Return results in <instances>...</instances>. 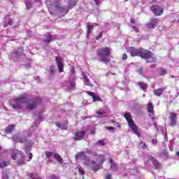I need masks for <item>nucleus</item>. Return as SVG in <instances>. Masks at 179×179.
<instances>
[{"mask_svg":"<svg viewBox=\"0 0 179 179\" xmlns=\"http://www.w3.org/2000/svg\"><path fill=\"white\" fill-rule=\"evenodd\" d=\"M31 150V148L30 147H27L25 148V152L27 153V152Z\"/></svg>","mask_w":179,"mask_h":179,"instance_id":"nucleus-47","label":"nucleus"},{"mask_svg":"<svg viewBox=\"0 0 179 179\" xmlns=\"http://www.w3.org/2000/svg\"><path fill=\"white\" fill-rule=\"evenodd\" d=\"M15 124H10L8 127L6 128L5 131L6 134H12L15 129Z\"/></svg>","mask_w":179,"mask_h":179,"instance_id":"nucleus-22","label":"nucleus"},{"mask_svg":"<svg viewBox=\"0 0 179 179\" xmlns=\"http://www.w3.org/2000/svg\"><path fill=\"white\" fill-rule=\"evenodd\" d=\"M94 134H96V129L91 130V134L94 135Z\"/></svg>","mask_w":179,"mask_h":179,"instance_id":"nucleus-49","label":"nucleus"},{"mask_svg":"<svg viewBox=\"0 0 179 179\" xmlns=\"http://www.w3.org/2000/svg\"><path fill=\"white\" fill-rule=\"evenodd\" d=\"M126 2H127L128 0H124Z\"/></svg>","mask_w":179,"mask_h":179,"instance_id":"nucleus-63","label":"nucleus"},{"mask_svg":"<svg viewBox=\"0 0 179 179\" xmlns=\"http://www.w3.org/2000/svg\"><path fill=\"white\" fill-rule=\"evenodd\" d=\"M76 160H85L87 166H90V159L87 157L84 151L78 152L76 154Z\"/></svg>","mask_w":179,"mask_h":179,"instance_id":"nucleus-7","label":"nucleus"},{"mask_svg":"<svg viewBox=\"0 0 179 179\" xmlns=\"http://www.w3.org/2000/svg\"><path fill=\"white\" fill-rule=\"evenodd\" d=\"M96 162L97 163H96V161H90V162L91 164H94V166H92V170L94 173H97L99 170L103 169V164L104 162H106V157L103 155H99L96 159Z\"/></svg>","mask_w":179,"mask_h":179,"instance_id":"nucleus-2","label":"nucleus"},{"mask_svg":"<svg viewBox=\"0 0 179 179\" xmlns=\"http://www.w3.org/2000/svg\"><path fill=\"white\" fill-rule=\"evenodd\" d=\"M93 1L96 6H99L101 3V2H100V0H93Z\"/></svg>","mask_w":179,"mask_h":179,"instance_id":"nucleus-39","label":"nucleus"},{"mask_svg":"<svg viewBox=\"0 0 179 179\" xmlns=\"http://www.w3.org/2000/svg\"><path fill=\"white\" fill-rule=\"evenodd\" d=\"M139 146H141V148L142 149H147L148 148V145H146V144L145 143L142 142V141L140 142Z\"/></svg>","mask_w":179,"mask_h":179,"instance_id":"nucleus-33","label":"nucleus"},{"mask_svg":"<svg viewBox=\"0 0 179 179\" xmlns=\"http://www.w3.org/2000/svg\"><path fill=\"white\" fill-rule=\"evenodd\" d=\"M3 179H9V176H8V175H6V174H3Z\"/></svg>","mask_w":179,"mask_h":179,"instance_id":"nucleus-48","label":"nucleus"},{"mask_svg":"<svg viewBox=\"0 0 179 179\" xmlns=\"http://www.w3.org/2000/svg\"><path fill=\"white\" fill-rule=\"evenodd\" d=\"M106 129H108V131H114L115 128L113 127H107Z\"/></svg>","mask_w":179,"mask_h":179,"instance_id":"nucleus-43","label":"nucleus"},{"mask_svg":"<svg viewBox=\"0 0 179 179\" xmlns=\"http://www.w3.org/2000/svg\"><path fill=\"white\" fill-rule=\"evenodd\" d=\"M27 9H30L31 8V3L29 1L25 2Z\"/></svg>","mask_w":179,"mask_h":179,"instance_id":"nucleus-36","label":"nucleus"},{"mask_svg":"<svg viewBox=\"0 0 179 179\" xmlns=\"http://www.w3.org/2000/svg\"><path fill=\"white\" fill-rule=\"evenodd\" d=\"M103 31H101L99 35L96 36V40H100V38H101V37H103Z\"/></svg>","mask_w":179,"mask_h":179,"instance_id":"nucleus-38","label":"nucleus"},{"mask_svg":"<svg viewBox=\"0 0 179 179\" xmlns=\"http://www.w3.org/2000/svg\"><path fill=\"white\" fill-rule=\"evenodd\" d=\"M27 98L24 95H21L13 100V103L12 105L13 108L15 110H20L22 108V103H27L26 101Z\"/></svg>","mask_w":179,"mask_h":179,"instance_id":"nucleus-6","label":"nucleus"},{"mask_svg":"<svg viewBox=\"0 0 179 179\" xmlns=\"http://www.w3.org/2000/svg\"><path fill=\"white\" fill-rule=\"evenodd\" d=\"M127 58H128V55H127V54L124 53L122 55V59L125 60V59H127Z\"/></svg>","mask_w":179,"mask_h":179,"instance_id":"nucleus-45","label":"nucleus"},{"mask_svg":"<svg viewBox=\"0 0 179 179\" xmlns=\"http://www.w3.org/2000/svg\"><path fill=\"white\" fill-rule=\"evenodd\" d=\"M96 54L101 58V61L104 64H108V62H110V58H108L111 55V48H110V47L97 49Z\"/></svg>","mask_w":179,"mask_h":179,"instance_id":"nucleus-1","label":"nucleus"},{"mask_svg":"<svg viewBox=\"0 0 179 179\" xmlns=\"http://www.w3.org/2000/svg\"><path fill=\"white\" fill-rule=\"evenodd\" d=\"M93 27H94L93 25H90V24L87 25V36H89L90 34H92V31L93 30Z\"/></svg>","mask_w":179,"mask_h":179,"instance_id":"nucleus-30","label":"nucleus"},{"mask_svg":"<svg viewBox=\"0 0 179 179\" xmlns=\"http://www.w3.org/2000/svg\"><path fill=\"white\" fill-rule=\"evenodd\" d=\"M11 159L13 160H16V159H17V154L15 153V152H13L11 154Z\"/></svg>","mask_w":179,"mask_h":179,"instance_id":"nucleus-35","label":"nucleus"},{"mask_svg":"<svg viewBox=\"0 0 179 179\" xmlns=\"http://www.w3.org/2000/svg\"><path fill=\"white\" fill-rule=\"evenodd\" d=\"M132 29H134L136 33H139V28L138 27H132Z\"/></svg>","mask_w":179,"mask_h":179,"instance_id":"nucleus-40","label":"nucleus"},{"mask_svg":"<svg viewBox=\"0 0 179 179\" xmlns=\"http://www.w3.org/2000/svg\"><path fill=\"white\" fill-rule=\"evenodd\" d=\"M2 150V148L0 146V152ZM10 163L9 162L3 161L0 162V169H3V167H8Z\"/></svg>","mask_w":179,"mask_h":179,"instance_id":"nucleus-23","label":"nucleus"},{"mask_svg":"<svg viewBox=\"0 0 179 179\" xmlns=\"http://www.w3.org/2000/svg\"><path fill=\"white\" fill-rule=\"evenodd\" d=\"M130 21H131V22L133 23V24L135 23V21H134V19H132V18L130 20Z\"/></svg>","mask_w":179,"mask_h":179,"instance_id":"nucleus-55","label":"nucleus"},{"mask_svg":"<svg viewBox=\"0 0 179 179\" xmlns=\"http://www.w3.org/2000/svg\"><path fill=\"white\" fill-rule=\"evenodd\" d=\"M140 57L146 59L147 64H149V62H156V59L153 58V53L150 50L141 49Z\"/></svg>","mask_w":179,"mask_h":179,"instance_id":"nucleus-5","label":"nucleus"},{"mask_svg":"<svg viewBox=\"0 0 179 179\" xmlns=\"http://www.w3.org/2000/svg\"><path fill=\"white\" fill-rule=\"evenodd\" d=\"M159 75L160 76H164V75H167V69H161L159 72Z\"/></svg>","mask_w":179,"mask_h":179,"instance_id":"nucleus-29","label":"nucleus"},{"mask_svg":"<svg viewBox=\"0 0 179 179\" xmlns=\"http://www.w3.org/2000/svg\"><path fill=\"white\" fill-rule=\"evenodd\" d=\"M150 159L152 162V164L154 165L155 169H160V163L156 159V158L153 157L152 156H150Z\"/></svg>","mask_w":179,"mask_h":179,"instance_id":"nucleus-18","label":"nucleus"},{"mask_svg":"<svg viewBox=\"0 0 179 179\" xmlns=\"http://www.w3.org/2000/svg\"><path fill=\"white\" fill-rule=\"evenodd\" d=\"M85 135L86 131L78 130L76 131V133L74 134L73 139L75 141H82V139H83V137L85 136Z\"/></svg>","mask_w":179,"mask_h":179,"instance_id":"nucleus-10","label":"nucleus"},{"mask_svg":"<svg viewBox=\"0 0 179 179\" xmlns=\"http://www.w3.org/2000/svg\"><path fill=\"white\" fill-rule=\"evenodd\" d=\"M87 94H88V96H90L91 97H92V101L94 103H96V101H101L103 102V99H101V97L97 96V94L92 92L91 91H87Z\"/></svg>","mask_w":179,"mask_h":179,"instance_id":"nucleus-12","label":"nucleus"},{"mask_svg":"<svg viewBox=\"0 0 179 179\" xmlns=\"http://www.w3.org/2000/svg\"><path fill=\"white\" fill-rule=\"evenodd\" d=\"M55 8L56 9H59V3H57L56 5H55Z\"/></svg>","mask_w":179,"mask_h":179,"instance_id":"nucleus-51","label":"nucleus"},{"mask_svg":"<svg viewBox=\"0 0 179 179\" xmlns=\"http://www.w3.org/2000/svg\"><path fill=\"white\" fill-rule=\"evenodd\" d=\"M124 118L127 120L129 127L131 128V131H133L134 134L135 135H137V136H141V133H139V129L138 128V126L135 124V122L132 120V116L131 115V113L126 112L124 114Z\"/></svg>","mask_w":179,"mask_h":179,"instance_id":"nucleus-3","label":"nucleus"},{"mask_svg":"<svg viewBox=\"0 0 179 179\" xmlns=\"http://www.w3.org/2000/svg\"><path fill=\"white\" fill-rule=\"evenodd\" d=\"M166 90V87L158 88L154 91L155 96H157L158 97L163 94V92Z\"/></svg>","mask_w":179,"mask_h":179,"instance_id":"nucleus-20","label":"nucleus"},{"mask_svg":"<svg viewBox=\"0 0 179 179\" xmlns=\"http://www.w3.org/2000/svg\"><path fill=\"white\" fill-rule=\"evenodd\" d=\"M46 157H54V153L51 152H45V153Z\"/></svg>","mask_w":179,"mask_h":179,"instance_id":"nucleus-34","label":"nucleus"},{"mask_svg":"<svg viewBox=\"0 0 179 179\" xmlns=\"http://www.w3.org/2000/svg\"><path fill=\"white\" fill-rule=\"evenodd\" d=\"M155 106H153V103L151 102H149L147 104V111L149 113L150 117H152V115H155Z\"/></svg>","mask_w":179,"mask_h":179,"instance_id":"nucleus-15","label":"nucleus"},{"mask_svg":"<svg viewBox=\"0 0 179 179\" xmlns=\"http://www.w3.org/2000/svg\"><path fill=\"white\" fill-rule=\"evenodd\" d=\"M176 124H177V113L172 112L169 116V124L171 127H174Z\"/></svg>","mask_w":179,"mask_h":179,"instance_id":"nucleus-11","label":"nucleus"},{"mask_svg":"<svg viewBox=\"0 0 179 179\" xmlns=\"http://www.w3.org/2000/svg\"><path fill=\"white\" fill-rule=\"evenodd\" d=\"M152 143H153V145H156V143H157V140L152 139Z\"/></svg>","mask_w":179,"mask_h":179,"instance_id":"nucleus-50","label":"nucleus"},{"mask_svg":"<svg viewBox=\"0 0 179 179\" xmlns=\"http://www.w3.org/2000/svg\"><path fill=\"white\" fill-rule=\"evenodd\" d=\"M64 8H60V10L62 11V10H64Z\"/></svg>","mask_w":179,"mask_h":179,"instance_id":"nucleus-58","label":"nucleus"},{"mask_svg":"<svg viewBox=\"0 0 179 179\" xmlns=\"http://www.w3.org/2000/svg\"><path fill=\"white\" fill-rule=\"evenodd\" d=\"M16 142H17V143H24V142H26V137L17 138Z\"/></svg>","mask_w":179,"mask_h":179,"instance_id":"nucleus-32","label":"nucleus"},{"mask_svg":"<svg viewBox=\"0 0 179 179\" xmlns=\"http://www.w3.org/2000/svg\"><path fill=\"white\" fill-rule=\"evenodd\" d=\"M16 138V135L13 136V138L15 139Z\"/></svg>","mask_w":179,"mask_h":179,"instance_id":"nucleus-61","label":"nucleus"},{"mask_svg":"<svg viewBox=\"0 0 179 179\" xmlns=\"http://www.w3.org/2000/svg\"><path fill=\"white\" fill-rule=\"evenodd\" d=\"M54 1H61V0H54Z\"/></svg>","mask_w":179,"mask_h":179,"instance_id":"nucleus-62","label":"nucleus"},{"mask_svg":"<svg viewBox=\"0 0 179 179\" xmlns=\"http://www.w3.org/2000/svg\"><path fill=\"white\" fill-rule=\"evenodd\" d=\"M8 24L10 26H12V20L11 19L8 20Z\"/></svg>","mask_w":179,"mask_h":179,"instance_id":"nucleus-52","label":"nucleus"},{"mask_svg":"<svg viewBox=\"0 0 179 179\" xmlns=\"http://www.w3.org/2000/svg\"><path fill=\"white\" fill-rule=\"evenodd\" d=\"M76 5V3H73V6H75Z\"/></svg>","mask_w":179,"mask_h":179,"instance_id":"nucleus-60","label":"nucleus"},{"mask_svg":"<svg viewBox=\"0 0 179 179\" xmlns=\"http://www.w3.org/2000/svg\"><path fill=\"white\" fill-rule=\"evenodd\" d=\"M96 145L98 146H106V138H103L101 140H99L96 143Z\"/></svg>","mask_w":179,"mask_h":179,"instance_id":"nucleus-25","label":"nucleus"},{"mask_svg":"<svg viewBox=\"0 0 179 179\" xmlns=\"http://www.w3.org/2000/svg\"><path fill=\"white\" fill-rule=\"evenodd\" d=\"M41 0H34L35 2H40Z\"/></svg>","mask_w":179,"mask_h":179,"instance_id":"nucleus-56","label":"nucleus"},{"mask_svg":"<svg viewBox=\"0 0 179 179\" xmlns=\"http://www.w3.org/2000/svg\"><path fill=\"white\" fill-rule=\"evenodd\" d=\"M150 10L155 15V16H162V14L164 13V10L163 8L159 6L158 5H154L151 6Z\"/></svg>","mask_w":179,"mask_h":179,"instance_id":"nucleus-9","label":"nucleus"},{"mask_svg":"<svg viewBox=\"0 0 179 179\" xmlns=\"http://www.w3.org/2000/svg\"><path fill=\"white\" fill-rule=\"evenodd\" d=\"M59 72H64V64L61 62V57H57L55 58Z\"/></svg>","mask_w":179,"mask_h":179,"instance_id":"nucleus-14","label":"nucleus"},{"mask_svg":"<svg viewBox=\"0 0 179 179\" xmlns=\"http://www.w3.org/2000/svg\"><path fill=\"white\" fill-rule=\"evenodd\" d=\"M68 12H69V9H66L65 13H68Z\"/></svg>","mask_w":179,"mask_h":179,"instance_id":"nucleus-57","label":"nucleus"},{"mask_svg":"<svg viewBox=\"0 0 179 179\" xmlns=\"http://www.w3.org/2000/svg\"><path fill=\"white\" fill-rule=\"evenodd\" d=\"M70 9H72V7H70Z\"/></svg>","mask_w":179,"mask_h":179,"instance_id":"nucleus-64","label":"nucleus"},{"mask_svg":"<svg viewBox=\"0 0 179 179\" xmlns=\"http://www.w3.org/2000/svg\"><path fill=\"white\" fill-rule=\"evenodd\" d=\"M157 23H159V20L157 18H151L150 22L147 24V29L150 30L152 29H155L156 26H157Z\"/></svg>","mask_w":179,"mask_h":179,"instance_id":"nucleus-13","label":"nucleus"},{"mask_svg":"<svg viewBox=\"0 0 179 179\" xmlns=\"http://www.w3.org/2000/svg\"><path fill=\"white\" fill-rule=\"evenodd\" d=\"M124 118L127 120L129 127L131 128V131H133L134 134L135 135H137V136H141V133H139V129L138 128V126L135 124V122L132 120V116L131 115V113L126 112L124 114Z\"/></svg>","mask_w":179,"mask_h":179,"instance_id":"nucleus-4","label":"nucleus"},{"mask_svg":"<svg viewBox=\"0 0 179 179\" xmlns=\"http://www.w3.org/2000/svg\"><path fill=\"white\" fill-rule=\"evenodd\" d=\"M105 179H111V173H108L105 176Z\"/></svg>","mask_w":179,"mask_h":179,"instance_id":"nucleus-42","label":"nucleus"},{"mask_svg":"<svg viewBox=\"0 0 179 179\" xmlns=\"http://www.w3.org/2000/svg\"><path fill=\"white\" fill-rule=\"evenodd\" d=\"M70 85H71V87H75V83H71Z\"/></svg>","mask_w":179,"mask_h":179,"instance_id":"nucleus-53","label":"nucleus"},{"mask_svg":"<svg viewBox=\"0 0 179 179\" xmlns=\"http://www.w3.org/2000/svg\"><path fill=\"white\" fill-rule=\"evenodd\" d=\"M48 72L50 75H54L55 73V66L52 65L48 69Z\"/></svg>","mask_w":179,"mask_h":179,"instance_id":"nucleus-27","label":"nucleus"},{"mask_svg":"<svg viewBox=\"0 0 179 179\" xmlns=\"http://www.w3.org/2000/svg\"><path fill=\"white\" fill-rule=\"evenodd\" d=\"M87 153H88V155H91L94 157H97L99 156V154H97L96 151H93L92 150H87Z\"/></svg>","mask_w":179,"mask_h":179,"instance_id":"nucleus-26","label":"nucleus"},{"mask_svg":"<svg viewBox=\"0 0 179 179\" xmlns=\"http://www.w3.org/2000/svg\"><path fill=\"white\" fill-rule=\"evenodd\" d=\"M57 126L59 128H61V123H57Z\"/></svg>","mask_w":179,"mask_h":179,"instance_id":"nucleus-54","label":"nucleus"},{"mask_svg":"<svg viewBox=\"0 0 179 179\" xmlns=\"http://www.w3.org/2000/svg\"><path fill=\"white\" fill-rule=\"evenodd\" d=\"M152 2H156V0H152Z\"/></svg>","mask_w":179,"mask_h":179,"instance_id":"nucleus-59","label":"nucleus"},{"mask_svg":"<svg viewBox=\"0 0 179 179\" xmlns=\"http://www.w3.org/2000/svg\"><path fill=\"white\" fill-rule=\"evenodd\" d=\"M50 178H51V179H59V178H58V176H55V175H52V176H50Z\"/></svg>","mask_w":179,"mask_h":179,"instance_id":"nucleus-46","label":"nucleus"},{"mask_svg":"<svg viewBox=\"0 0 179 179\" xmlns=\"http://www.w3.org/2000/svg\"><path fill=\"white\" fill-rule=\"evenodd\" d=\"M28 156H29L28 157L29 159V162H30V160H31V159H33V154L29 153Z\"/></svg>","mask_w":179,"mask_h":179,"instance_id":"nucleus-44","label":"nucleus"},{"mask_svg":"<svg viewBox=\"0 0 179 179\" xmlns=\"http://www.w3.org/2000/svg\"><path fill=\"white\" fill-rule=\"evenodd\" d=\"M142 52V49H131L130 50V54L131 57H141V54Z\"/></svg>","mask_w":179,"mask_h":179,"instance_id":"nucleus-16","label":"nucleus"},{"mask_svg":"<svg viewBox=\"0 0 179 179\" xmlns=\"http://www.w3.org/2000/svg\"><path fill=\"white\" fill-rule=\"evenodd\" d=\"M96 114H98L99 115H104V111H101V109L100 110H96Z\"/></svg>","mask_w":179,"mask_h":179,"instance_id":"nucleus-37","label":"nucleus"},{"mask_svg":"<svg viewBox=\"0 0 179 179\" xmlns=\"http://www.w3.org/2000/svg\"><path fill=\"white\" fill-rule=\"evenodd\" d=\"M45 37L46 38V39L43 41V43H45V45L50 44V43L52 41V38H53L52 35L50 34H47L46 35H45Z\"/></svg>","mask_w":179,"mask_h":179,"instance_id":"nucleus-19","label":"nucleus"},{"mask_svg":"<svg viewBox=\"0 0 179 179\" xmlns=\"http://www.w3.org/2000/svg\"><path fill=\"white\" fill-rule=\"evenodd\" d=\"M78 173H79L80 176H85V172L83 171H82V169H78Z\"/></svg>","mask_w":179,"mask_h":179,"instance_id":"nucleus-41","label":"nucleus"},{"mask_svg":"<svg viewBox=\"0 0 179 179\" xmlns=\"http://www.w3.org/2000/svg\"><path fill=\"white\" fill-rule=\"evenodd\" d=\"M25 157H24V155H21V159H18L17 161V163H18V165L20 166L22 164H24V160H25Z\"/></svg>","mask_w":179,"mask_h":179,"instance_id":"nucleus-28","label":"nucleus"},{"mask_svg":"<svg viewBox=\"0 0 179 179\" xmlns=\"http://www.w3.org/2000/svg\"><path fill=\"white\" fill-rule=\"evenodd\" d=\"M53 157L54 159H55V160H57V162H58V163H60V164H62V163H64V159H62L61 155H59V154L55 153Z\"/></svg>","mask_w":179,"mask_h":179,"instance_id":"nucleus-21","label":"nucleus"},{"mask_svg":"<svg viewBox=\"0 0 179 179\" xmlns=\"http://www.w3.org/2000/svg\"><path fill=\"white\" fill-rule=\"evenodd\" d=\"M40 103H41V99H40L39 97H36V98L31 100L27 104V108L28 110H34V108H36L38 104H40Z\"/></svg>","mask_w":179,"mask_h":179,"instance_id":"nucleus-8","label":"nucleus"},{"mask_svg":"<svg viewBox=\"0 0 179 179\" xmlns=\"http://www.w3.org/2000/svg\"><path fill=\"white\" fill-rule=\"evenodd\" d=\"M83 79H84L87 86H92V84H90V80H89V78H87V76H85L83 77Z\"/></svg>","mask_w":179,"mask_h":179,"instance_id":"nucleus-31","label":"nucleus"},{"mask_svg":"<svg viewBox=\"0 0 179 179\" xmlns=\"http://www.w3.org/2000/svg\"><path fill=\"white\" fill-rule=\"evenodd\" d=\"M108 160L110 164V170H112V171H117V170H118V166H117V164L112 159V158H108Z\"/></svg>","mask_w":179,"mask_h":179,"instance_id":"nucleus-17","label":"nucleus"},{"mask_svg":"<svg viewBox=\"0 0 179 179\" xmlns=\"http://www.w3.org/2000/svg\"><path fill=\"white\" fill-rule=\"evenodd\" d=\"M138 86H140L142 90H146L148 89V84L146 83L140 82L138 83Z\"/></svg>","mask_w":179,"mask_h":179,"instance_id":"nucleus-24","label":"nucleus"}]
</instances>
